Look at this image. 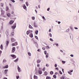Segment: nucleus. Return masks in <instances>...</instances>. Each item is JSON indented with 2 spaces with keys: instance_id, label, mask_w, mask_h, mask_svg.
<instances>
[{
  "instance_id": "obj_1",
  "label": "nucleus",
  "mask_w": 79,
  "mask_h": 79,
  "mask_svg": "<svg viewBox=\"0 0 79 79\" xmlns=\"http://www.w3.org/2000/svg\"><path fill=\"white\" fill-rule=\"evenodd\" d=\"M17 69L19 73H21V72L22 71V70L19 67V65L17 66Z\"/></svg>"
},
{
  "instance_id": "obj_2",
  "label": "nucleus",
  "mask_w": 79,
  "mask_h": 79,
  "mask_svg": "<svg viewBox=\"0 0 79 79\" xmlns=\"http://www.w3.org/2000/svg\"><path fill=\"white\" fill-rule=\"evenodd\" d=\"M16 23H15L14 25L11 28L12 29H14L16 28Z\"/></svg>"
},
{
  "instance_id": "obj_3",
  "label": "nucleus",
  "mask_w": 79,
  "mask_h": 79,
  "mask_svg": "<svg viewBox=\"0 0 79 79\" xmlns=\"http://www.w3.org/2000/svg\"><path fill=\"white\" fill-rule=\"evenodd\" d=\"M15 49V47H14L12 48V53H14V52H15V51H16V50Z\"/></svg>"
},
{
  "instance_id": "obj_4",
  "label": "nucleus",
  "mask_w": 79,
  "mask_h": 79,
  "mask_svg": "<svg viewBox=\"0 0 79 79\" xmlns=\"http://www.w3.org/2000/svg\"><path fill=\"white\" fill-rule=\"evenodd\" d=\"M5 10H1V15H5Z\"/></svg>"
},
{
  "instance_id": "obj_5",
  "label": "nucleus",
  "mask_w": 79,
  "mask_h": 79,
  "mask_svg": "<svg viewBox=\"0 0 79 79\" xmlns=\"http://www.w3.org/2000/svg\"><path fill=\"white\" fill-rule=\"evenodd\" d=\"M6 36H8L9 35L8 30L6 31Z\"/></svg>"
},
{
  "instance_id": "obj_6",
  "label": "nucleus",
  "mask_w": 79,
  "mask_h": 79,
  "mask_svg": "<svg viewBox=\"0 0 79 79\" xmlns=\"http://www.w3.org/2000/svg\"><path fill=\"white\" fill-rule=\"evenodd\" d=\"M11 56L14 58H16V56L15 55L12 54L11 55Z\"/></svg>"
},
{
  "instance_id": "obj_7",
  "label": "nucleus",
  "mask_w": 79,
  "mask_h": 79,
  "mask_svg": "<svg viewBox=\"0 0 79 79\" xmlns=\"http://www.w3.org/2000/svg\"><path fill=\"white\" fill-rule=\"evenodd\" d=\"M5 43L6 47H8V44H9V41H6Z\"/></svg>"
},
{
  "instance_id": "obj_8",
  "label": "nucleus",
  "mask_w": 79,
  "mask_h": 79,
  "mask_svg": "<svg viewBox=\"0 0 79 79\" xmlns=\"http://www.w3.org/2000/svg\"><path fill=\"white\" fill-rule=\"evenodd\" d=\"M34 27H37L38 26L37 25V24H36V23L35 22H34Z\"/></svg>"
},
{
  "instance_id": "obj_9",
  "label": "nucleus",
  "mask_w": 79,
  "mask_h": 79,
  "mask_svg": "<svg viewBox=\"0 0 79 79\" xmlns=\"http://www.w3.org/2000/svg\"><path fill=\"white\" fill-rule=\"evenodd\" d=\"M70 39H73V35L72 34H70Z\"/></svg>"
},
{
  "instance_id": "obj_10",
  "label": "nucleus",
  "mask_w": 79,
  "mask_h": 79,
  "mask_svg": "<svg viewBox=\"0 0 79 79\" xmlns=\"http://www.w3.org/2000/svg\"><path fill=\"white\" fill-rule=\"evenodd\" d=\"M14 23V21H13V20H10L9 22V24H13V23Z\"/></svg>"
},
{
  "instance_id": "obj_11",
  "label": "nucleus",
  "mask_w": 79,
  "mask_h": 79,
  "mask_svg": "<svg viewBox=\"0 0 79 79\" xmlns=\"http://www.w3.org/2000/svg\"><path fill=\"white\" fill-rule=\"evenodd\" d=\"M8 71V69H6L4 70V73L5 74H7V73Z\"/></svg>"
},
{
  "instance_id": "obj_12",
  "label": "nucleus",
  "mask_w": 79,
  "mask_h": 79,
  "mask_svg": "<svg viewBox=\"0 0 79 79\" xmlns=\"http://www.w3.org/2000/svg\"><path fill=\"white\" fill-rule=\"evenodd\" d=\"M11 42H15V39H14V38H11Z\"/></svg>"
},
{
  "instance_id": "obj_13",
  "label": "nucleus",
  "mask_w": 79,
  "mask_h": 79,
  "mask_svg": "<svg viewBox=\"0 0 79 79\" xmlns=\"http://www.w3.org/2000/svg\"><path fill=\"white\" fill-rule=\"evenodd\" d=\"M9 10V7L8 6H6V11H8Z\"/></svg>"
},
{
  "instance_id": "obj_14",
  "label": "nucleus",
  "mask_w": 79,
  "mask_h": 79,
  "mask_svg": "<svg viewBox=\"0 0 79 79\" xmlns=\"http://www.w3.org/2000/svg\"><path fill=\"white\" fill-rule=\"evenodd\" d=\"M38 73L40 74H42V72L40 70H39Z\"/></svg>"
},
{
  "instance_id": "obj_15",
  "label": "nucleus",
  "mask_w": 79,
  "mask_h": 79,
  "mask_svg": "<svg viewBox=\"0 0 79 79\" xmlns=\"http://www.w3.org/2000/svg\"><path fill=\"white\" fill-rule=\"evenodd\" d=\"M29 36L31 37V38H32L33 37V34L32 33H31L30 34Z\"/></svg>"
},
{
  "instance_id": "obj_16",
  "label": "nucleus",
  "mask_w": 79,
  "mask_h": 79,
  "mask_svg": "<svg viewBox=\"0 0 79 79\" xmlns=\"http://www.w3.org/2000/svg\"><path fill=\"white\" fill-rule=\"evenodd\" d=\"M49 56V54L48 53H47L46 54V58H48V56Z\"/></svg>"
},
{
  "instance_id": "obj_17",
  "label": "nucleus",
  "mask_w": 79,
  "mask_h": 79,
  "mask_svg": "<svg viewBox=\"0 0 79 79\" xmlns=\"http://www.w3.org/2000/svg\"><path fill=\"white\" fill-rule=\"evenodd\" d=\"M34 79H38V77H37V76H36L35 75H34Z\"/></svg>"
},
{
  "instance_id": "obj_18",
  "label": "nucleus",
  "mask_w": 79,
  "mask_h": 79,
  "mask_svg": "<svg viewBox=\"0 0 79 79\" xmlns=\"http://www.w3.org/2000/svg\"><path fill=\"white\" fill-rule=\"evenodd\" d=\"M41 62V60H37V63H40Z\"/></svg>"
},
{
  "instance_id": "obj_19",
  "label": "nucleus",
  "mask_w": 79,
  "mask_h": 79,
  "mask_svg": "<svg viewBox=\"0 0 79 79\" xmlns=\"http://www.w3.org/2000/svg\"><path fill=\"white\" fill-rule=\"evenodd\" d=\"M0 48L1 50H2L3 49V45L2 44H1L0 46Z\"/></svg>"
},
{
  "instance_id": "obj_20",
  "label": "nucleus",
  "mask_w": 79,
  "mask_h": 79,
  "mask_svg": "<svg viewBox=\"0 0 79 79\" xmlns=\"http://www.w3.org/2000/svg\"><path fill=\"white\" fill-rule=\"evenodd\" d=\"M3 68H8V65H6L3 67Z\"/></svg>"
},
{
  "instance_id": "obj_21",
  "label": "nucleus",
  "mask_w": 79,
  "mask_h": 79,
  "mask_svg": "<svg viewBox=\"0 0 79 79\" xmlns=\"http://www.w3.org/2000/svg\"><path fill=\"white\" fill-rule=\"evenodd\" d=\"M23 8H24V10H26V9L27 7H26V6H25V4L23 5Z\"/></svg>"
},
{
  "instance_id": "obj_22",
  "label": "nucleus",
  "mask_w": 79,
  "mask_h": 79,
  "mask_svg": "<svg viewBox=\"0 0 79 79\" xmlns=\"http://www.w3.org/2000/svg\"><path fill=\"white\" fill-rule=\"evenodd\" d=\"M38 32H39V31L38 30L36 31H35V34L36 35L38 34Z\"/></svg>"
},
{
  "instance_id": "obj_23",
  "label": "nucleus",
  "mask_w": 79,
  "mask_h": 79,
  "mask_svg": "<svg viewBox=\"0 0 79 79\" xmlns=\"http://www.w3.org/2000/svg\"><path fill=\"white\" fill-rule=\"evenodd\" d=\"M29 28H30V29H33V27L30 24H29Z\"/></svg>"
},
{
  "instance_id": "obj_24",
  "label": "nucleus",
  "mask_w": 79,
  "mask_h": 79,
  "mask_svg": "<svg viewBox=\"0 0 79 79\" xmlns=\"http://www.w3.org/2000/svg\"><path fill=\"white\" fill-rule=\"evenodd\" d=\"M18 61V59H17L16 60H14V61L15 62V63H16Z\"/></svg>"
},
{
  "instance_id": "obj_25",
  "label": "nucleus",
  "mask_w": 79,
  "mask_h": 79,
  "mask_svg": "<svg viewBox=\"0 0 79 79\" xmlns=\"http://www.w3.org/2000/svg\"><path fill=\"white\" fill-rule=\"evenodd\" d=\"M35 44L36 47H38V44L37 43V42H35Z\"/></svg>"
},
{
  "instance_id": "obj_26",
  "label": "nucleus",
  "mask_w": 79,
  "mask_h": 79,
  "mask_svg": "<svg viewBox=\"0 0 79 79\" xmlns=\"http://www.w3.org/2000/svg\"><path fill=\"white\" fill-rule=\"evenodd\" d=\"M51 77H46V79H51Z\"/></svg>"
},
{
  "instance_id": "obj_27",
  "label": "nucleus",
  "mask_w": 79,
  "mask_h": 79,
  "mask_svg": "<svg viewBox=\"0 0 79 79\" xmlns=\"http://www.w3.org/2000/svg\"><path fill=\"white\" fill-rule=\"evenodd\" d=\"M10 15H11L10 14V13H8L7 14V16L8 17H10Z\"/></svg>"
},
{
  "instance_id": "obj_28",
  "label": "nucleus",
  "mask_w": 79,
  "mask_h": 79,
  "mask_svg": "<svg viewBox=\"0 0 79 79\" xmlns=\"http://www.w3.org/2000/svg\"><path fill=\"white\" fill-rule=\"evenodd\" d=\"M69 29L68 28V29H67V30H66V32H69Z\"/></svg>"
},
{
  "instance_id": "obj_29",
  "label": "nucleus",
  "mask_w": 79,
  "mask_h": 79,
  "mask_svg": "<svg viewBox=\"0 0 79 79\" xmlns=\"http://www.w3.org/2000/svg\"><path fill=\"white\" fill-rule=\"evenodd\" d=\"M44 74H45V75H47V74H48V73L46 71L44 72Z\"/></svg>"
},
{
  "instance_id": "obj_30",
  "label": "nucleus",
  "mask_w": 79,
  "mask_h": 79,
  "mask_svg": "<svg viewBox=\"0 0 79 79\" xmlns=\"http://www.w3.org/2000/svg\"><path fill=\"white\" fill-rule=\"evenodd\" d=\"M53 77H54V78L55 79H56V75H54L53 76Z\"/></svg>"
},
{
  "instance_id": "obj_31",
  "label": "nucleus",
  "mask_w": 79,
  "mask_h": 79,
  "mask_svg": "<svg viewBox=\"0 0 79 79\" xmlns=\"http://www.w3.org/2000/svg\"><path fill=\"white\" fill-rule=\"evenodd\" d=\"M29 31H27V35H29Z\"/></svg>"
},
{
  "instance_id": "obj_32",
  "label": "nucleus",
  "mask_w": 79,
  "mask_h": 79,
  "mask_svg": "<svg viewBox=\"0 0 79 79\" xmlns=\"http://www.w3.org/2000/svg\"><path fill=\"white\" fill-rule=\"evenodd\" d=\"M27 6H28L29 3L27 2H26Z\"/></svg>"
},
{
  "instance_id": "obj_33",
  "label": "nucleus",
  "mask_w": 79,
  "mask_h": 79,
  "mask_svg": "<svg viewBox=\"0 0 79 79\" xmlns=\"http://www.w3.org/2000/svg\"><path fill=\"white\" fill-rule=\"evenodd\" d=\"M50 74H53V72L52 71H51L50 72Z\"/></svg>"
},
{
  "instance_id": "obj_34",
  "label": "nucleus",
  "mask_w": 79,
  "mask_h": 79,
  "mask_svg": "<svg viewBox=\"0 0 79 79\" xmlns=\"http://www.w3.org/2000/svg\"><path fill=\"white\" fill-rule=\"evenodd\" d=\"M3 61L4 63H6V60L5 59H4Z\"/></svg>"
},
{
  "instance_id": "obj_35",
  "label": "nucleus",
  "mask_w": 79,
  "mask_h": 79,
  "mask_svg": "<svg viewBox=\"0 0 79 79\" xmlns=\"http://www.w3.org/2000/svg\"><path fill=\"white\" fill-rule=\"evenodd\" d=\"M2 17L3 18H6V15H2Z\"/></svg>"
},
{
  "instance_id": "obj_36",
  "label": "nucleus",
  "mask_w": 79,
  "mask_h": 79,
  "mask_svg": "<svg viewBox=\"0 0 79 79\" xmlns=\"http://www.w3.org/2000/svg\"><path fill=\"white\" fill-rule=\"evenodd\" d=\"M68 73H69V74L70 75H72V73H71L70 72H68Z\"/></svg>"
},
{
  "instance_id": "obj_37",
  "label": "nucleus",
  "mask_w": 79,
  "mask_h": 79,
  "mask_svg": "<svg viewBox=\"0 0 79 79\" xmlns=\"http://www.w3.org/2000/svg\"><path fill=\"white\" fill-rule=\"evenodd\" d=\"M64 78H65V77H62L60 79H64Z\"/></svg>"
},
{
  "instance_id": "obj_38",
  "label": "nucleus",
  "mask_w": 79,
  "mask_h": 79,
  "mask_svg": "<svg viewBox=\"0 0 79 79\" xmlns=\"http://www.w3.org/2000/svg\"><path fill=\"white\" fill-rule=\"evenodd\" d=\"M50 41H51V42H53V39L52 38L50 39Z\"/></svg>"
},
{
  "instance_id": "obj_39",
  "label": "nucleus",
  "mask_w": 79,
  "mask_h": 79,
  "mask_svg": "<svg viewBox=\"0 0 79 79\" xmlns=\"http://www.w3.org/2000/svg\"><path fill=\"white\" fill-rule=\"evenodd\" d=\"M42 18L44 20H46V19H45V17H44V16H43Z\"/></svg>"
},
{
  "instance_id": "obj_40",
  "label": "nucleus",
  "mask_w": 79,
  "mask_h": 79,
  "mask_svg": "<svg viewBox=\"0 0 79 79\" xmlns=\"http://www.w3.org/2000/svg\"><path fill=\"white\" fill-rule=\"evenodd\" d=\"M28 54L29 56H31V54L30 52H28Z\"/></svg>"
},
{
  "instance_id": "obj_41",
  "label": "nucleus",
  "mask_w": 79,
  "mask_h": 79,
  "mask_svg": "<svg viewBox=\"0 0 79 79\" xmlns=\"http://www.w3.org/2000/svg\"><path fill=\"white\" fill-rule=\"evenodd\" d=\"M31 19L33 20H34L35 19V17H32Z\"/></svg>"
},
{
  "instance_id": "obj_42",
  "label": "nucleus",
  "mask_w": 79,
  "mask_h": 79,
  "mask_svg": "<svg viewBox=\"0 0 79 79\" xmlns=\"http://www.w3.org/2000/svg\"><path fill=\"white\" fill-rule=\"evenodd\" d=\"M11 34L12 35H15V33L14 32H12L11 33Z\"/></svg>"
},
{
  "instance_id": "obj_43",
  "label": "nucleus",
  "mask_w": 79,
  "mask_h": 79,
  "mask_svg": "<svg viewBox=\"0 0 79 79\" xmlns=\"http://www.w3.org/2000/svg\"><path fill=\"white\" fill-rule=\"evenodd\" d=\"M10 1H11V2H12L13 3H15V0H10Z\"/></svg>"
},
{
  "instance_id": "obj_44",
  "label": "nucleus",
  "mask_w": 79,
  "mask_h": 79,
  "mask_svg": "<svg viewBox=\"0 0 79 79\" xmlns=\"http://www.w3.org/2000/svg\"><path fill=\"white\" fill-rule=\"evenodd\" d=\"M69 72H70L71 73H73V70H69Z\"/></svg>"
},
{
  "instance_id": "obj_45",
  "label": "nucleus",
  "mask_w": 79,
  "mask_h": 79,
  "mask_svg": "<svg viewBox=\"0 0 79 79\" xmlns=\"http://www.w3.org/2000/svg\"><path fill=\"white\" fill-rule=\"evenodd\" d=\"M49 35L50 37H52V34L50 33L49 34Z\"/></svg>"
},
{
  "instance_id": "obj_46",
  "label": "nucleus",
  "mask_w": 79,
  "mask_h": 79,
  "mask_svg": "<svg viewBox=\"0 0 79 79\" xmlns=\"http://www.w3.org/2000/svg\"><path fill=\"white\" fill-rule=\"evenodd\" d=\"M47 51H44V53L45 55H46V54H47Z\"/></svg>"
},
{
  "instance_id": "obj_47",
  "label": "nucleus",
  "mask_w": 79,
  "mask_h": 79,
  "mask_svg": "<svg viewBox=\"0 0 79 79\" xmlns=\"http://www.w3.org/2000/svg\"><path fill=\"white\" fill-rule=\"evenodd\" d=\"M15 45H18V42H15Z\"/></svg>"
},
{
  "instance_id": "obj_48",
  "label": "nucleus",
  "mask_w": 79,
  "mask_h": 79,
  "mask_svg": "<svg viewBox=\"0 0 79 79\" xmlns=\"http://www.w3.org/2000/svg\"><path fill=\"white\" fill-rule=\"evenodd\" d=\"M46 66H47V67H49V64H46Z\"/></svg>"
},
{
  "instance_id": "obj_49",
  "label": "nucleus",
  "mask_w": 79,
  "mask_h": 79,
  "mask_svg": "<svg viewBox=\"0 0 79 79\" xmlns=\"http://www.w3.org/2000/svg\"><path fill=\"white\" fill-rule=\"evenodd\" d=\"M70 28L71 29V30H72V31H73V28L72 27H70Z\"/></svg>"
},
{
  "instance_id": "obj_50",
  "label": "nucleus",
  "mask_w": 79,
  "mask_h": 79,
  "mask_svg": "<svg viewBox=\"0 0 79 79\" xmlns=\"http://www.w3.org/2000/svg\"><path fill=\"white\" fill-rule=\"evenodd\" d=\"M62 63H63V64H64V63H66V61H64L63 60H62Z\"/></svg>"
},
{
  "instance_id": "obj_51",
  "label": "nucleus",
  "mask_w": 79,
  "mask_h": 79,
  "mask_svg": "<svg viewBox=\"0 0 79 79\" xmlns=\"http://www.w3.org/2000/svg\"><path fill=\"white\" fill-rule=\"evenodd\" d=\"M1 6H2V7H3V3H1Z\"/></svg>"
},
{
  "instance_id": "obj_52",
  "label": "nucleus",
  "mask_w": 79,
  "mask_h": 79,
  "mask_svg": "<svg viewBox=\"0 0 79 79\" xmlns=\"http://www.w3.org/2000/svg\"><path fill=\"white\" fill-rule=\"evenodd\" d=\"M16 77V79H19V76H17Z\"/></svg>"
},
{
  "instance_id": "obj_53",
  "label": "nucleus",
  "mask_w": 79,
  "mask_h": 79,
  "mask_svg": "<svg viewBox=\"0 0 79 79\" xmlns=\"http://www.w3.org/2000/svg\"><path fill=\"white\" fill-rule=\"evenodd\" d=\"M2 73H0V78H1L2 77Z\"/></svg>"
},
{
  "instance_id": "obj_54",
  "label": "nucleus",
  "mask_w": 79,
  "mask_h": 79,
  "mask_svg": "<svg viewBox=\"0 0 79 79\" xmlns=\"http://www.w3.org/2000/svg\"><path fill=\"white\" fill-rule=\"evenodd\" d=\"M29 31V32H30V33H31V32H32V30H29V31Z\"/></svg>"
},
{
  "instance_id": "obj_55",
  "label": "nucleus",
  "mask_w": 79,
  "mask_h": 79,
  "mask_svg": "<svg viewBox=\"0 0 79 79\" xmlns=\"http://www.w3.org/2000/svg\"><path fill=\"white\" fill-rule=\"evenodd\" d=\"M59 73L60 74H62V72L61 71H59Z\"/></svg>"
},
{
  "instance_id": "obj_56",
  "label": "nucleus",
  "mask_w": 79,
  "mask_h": 79,
  "mask_svg": "<svg viewBox=\"0 0 79 79\" xmlns=\"http://www.w3.org/2000/svg\"><path fill=\"white\" fill-rule=\"evenodd\" d=\"M43 71H45V68H44L43 69Z\"/></svg>"
},
{
  "instance_id": "obj_57",
  "label": "nucleus",
  "mask_w": 79,
  "mask_h": 79,
  "mask_svg": "<svg viewBox=\"0 0 79 79\" xmlns=\"http://www.w3.org/2000/svg\"><path fill=\"white\" fill-rule=\"evenodd\" d=\"M70 56H71V57H73L74 55L73 54H71L70 55Z\"/></svg>"
},
{
  "instance_id": "obj_58",
  "label": "nucleus",
  "mask_w": 79,
  "mask_h": 79,
  "mask_svg": "<svg viewBox=\"0 0 79 79\" xmlns=\"http://www.w3.org/2000/svg\"><path fill=\"white\" fill-rule=\"evenodd\" d=\"M35 38L36 39H38V37L37 36H35Z\"/></svg>"
},
{
  "instance_id": "obj_59",
  "label": "nucleus",
  "mask_w": 79,
  "mask_h": 79,
  "mask_svg": "<svg viewBox=\"0 0 79 79\" xmlns=\"http://www.w3.org/2000/svg\"><path fill=\"white\" fill-rule=\"evenodd\" d=\"M74 29H78V28H77V27H74Z\"/></svg>"
},
{
  "instance_id": "obj_60",
  "label": "nucleus",
  "mask_w": 79,
  "mask_h": 79,
  "mask_svg": "<svg viewBox=\"0 0 79 79\" xmlns=\"http://www.w3.org/2000/svg\"><path fill=\"white\" fill-rule=\"evenodd\" d=\"M43 50H45V48L44 47H43L42 48Z\"/></svg>"
},
{
  "instance_id": "obj_61",
  "label": "nucleus",
  "mask_w": 79,
  "mask_h": 79,
  "mask_svg": "<svg viewBox=\"0 0 79 79\" xmlns=\"http://www.w3.org/2000/svg\"><path fill=\"white\" fill-rule=\"evenodd\" d=\"M37 67H40V64H38L37 65Z\"/></svg>"
},
{
  "instance_id": "obj_62",
  "label": "nucleus",
  "mask_w": 79,
  "mask_h": 79,
  "mask_svg": "<svg viewBox=\"0 0 79 79\" xmlns=\"http://www.w3.org/2000/svg\"><path fill=\"white\" fill-rule=\"evenodd\" d=\"M54 66H55L56 67H57V64H55Z\"/></svg>"
},
{
  "instance_id": "obj_63",
  "label": "nucleus",
  "mask_w": 79,
  "mask_h": 79,
  "mask_svg": "<svg viewBox=\"0 0 79 79\" xmlns=\"http://www.w3.org/2000/svg\"><path fill=\"white\" fill-rule=\"evenodd\" d=\"M47 11H49L50 10V8H48L47 9Z\"/></svg>"
},
{
  "instance_id": "obj_64",
  "label": "nucleus",
  "mask_w": 79,
  "mask_h": 79,
  "mask_svg": "<svg viewBox=\"0 0 79 79\" xmlns=\"http://www.w3.org/2000/svg\"><path fill=\"white\" fill-rule=\"evenodd\" d=\"M37 51H38V52H40V49H39L37 50Z\"/></svg>"
}]
</instances>
